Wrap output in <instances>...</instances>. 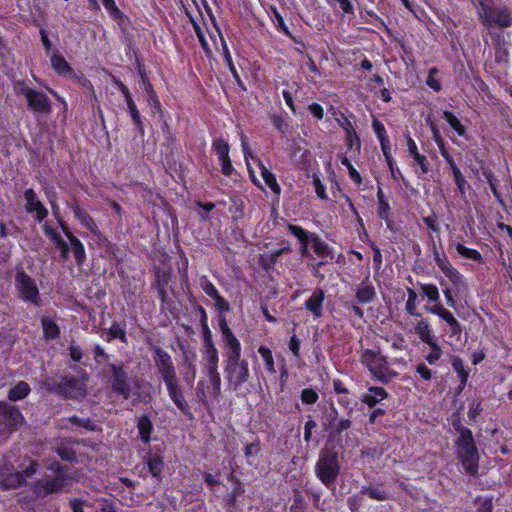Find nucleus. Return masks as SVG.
Returning a JSON list of instances; mask_svg holds the SVG:
<instances>
[{"label": "nucleus", "instance_id": "680f3d73", "mask_svg": "<svg viewBox=\"0 0 512 512\" xmlns=\"http://www.w3.org/2000/svg\"><path fill=\"white\" fill-rule=\"evenodd\" d=\"M430 128H431V131H432L433 140L435 141L437 146L438 147L443 146L444 145V140H443V138H442L438 128L436 127V125L434 123H430Z\"/></svg>", "mask_w": 512, "mask_h": 512}, {"label": "nucleus", "instance_id": "b1692460", "mask_svg": "<svg viewBox=\"0 0 512 512\" xmlns=\"http://www.w3.org/2000/svg\"><path fill=\"white\" fill-rule=\"evenodd\" d=\"M212 387V381L208 376L207 380H201L198 383L199 396L205 404H208L209 401L215 400L220 395V391L217 394H213Z\"/></svg>", "mask_w": 512, "mask_h": 512}, {"label": "nucleus", "instance_id": "37998d69", "mask_svg": "<svg viewBox=\"0 0 512 512\" xmlns=\"http://www.w3.org/2000/svg\"><path fill=\"white\" fill-rule=\"evenodd\" d=\"M452 367L458 373L462 384L465 385L468 379V372L465 370L463 361L458 357H454L452 359Z\"/></svg>", "mask_w": 512, "mask_h": 512}, {"label": "nucleus", "instance_id": "338daca9", "mask_svg": "<svg viewBox=\"0 0 512 512\" xmlns=\"http://www.w3.org/2000/svg\"><path fill=\"white\" fill-rule=\"evenodd\" d=\"M70 421L75 424V425H78V426H82L86 429H90V430H93L94 427L91 423V421L89 419H79L77 417H73L70 419Z\"/></svg>", "mask_w": 512, "mask_h": 512}, {"label": "nucleus", "instance_id": "7c9ffc66", "mask_svg": "<svg viewBox=\"0 0 512 512\" xmlns=\"http://www.w3.org/2000/svg\"><path fill=\"white\" fill-rule=\"evenodd\" d=\"M29 392V385L26 382L21 381L10 389L8 397L10 400L17 401L26 397Z\"/></svg>", "mask_w": 512, "mask_h": 512}, {"label": "nucleus", "instance_id": "393cba45", "mask_svg": "<svg viewBox=\"0 0 512 512\" xmlns=\"http://www.w3.org/2000/svg\"><path fill=\"white\" fill-rule=\"evenodd\" d=\"M258 167L260 169L261 176H262L265 184L275 194H280L281 188H280L279 184L277 183L275 175L272 172H270L261 161H258Z\"/></svg>", "mask_w": 512, "mask_h": 512}, {"label": "nucleus", "instance_id": "a211bd4d", "mask_svg": "<svg viewBox=\"0 0 512 512\" xmlns=\"http://www.w3.org/2000/svg\"><path fill=\"white\" fill-rule=\"evenodd\" d=\"M325 294L322 290H315L305 301V308L312 313L315 318H319L323 313V302Z\"/></svg>", "mask_w": 512, "mask_h": 512}, {"label": "nucleus", "instance_id": "f257e3e1", "mask_svg": "<svg viewBox=\"0 0 512 512\" xmlns=\"http://www.w3.org/2000/svg\"><path fill=\"white\" fill-rule=\"evenodd\" d=\"M219 327L225 347L229 350L227 354L224 372L228 384L236 391L249 379V367L246 360H241V344L234 336L224 318L220 319Z\"/></svg>", "mask_w": 512, "mask_h": 512}, {"label": "nucleus", "instance_id": "72a5a7b5", "mask_svg": "<svg viewBox=\"0 0 512 512\" xmlns=\"http://www.w3.org/2000/svg\"><path fill=\"white\" fill-rule=\"evenodd\" d=\"M152 428H153L152 423L147 417L143 416V417L139 418L138 430H139L140 438L142 439L143 442H145V443L149 442Z\"/></svg>", "mask_w": 512, "mask_h": 512}, {"label": "nucleus", "instance_id": "ddd939ff", "mask_svg": "<svg viewBox=\"0 0 512 512\" xmlns=\"http://www.w3.org/2000/svg\"><path fill=\"white\" fill-rule=\"evenodd\" d=\"M24 198L26 201L25 210L27 213H34L35 219L38 222H42L48 215L47 208L38 199L33 189H27L24 192Z\"/></svg>", "mask_w": 512, "mask_h": 512}, {"label": "nucleus", "instance_id": "f03ea898", "mask_svg": "<svg viewBox=\"0 0 512 512\" xmlns=\"http://www.w3.org/2000/svg\"><path fill=\"white\" fill-rule=\"evenodd\" d=\"M154 362L160 372L170 398L182 411L186 410L187 404L177 384V378L170 355L160 348L154 350Z\"/></svg>", "mask_w": 512, "mask_h": 512}, {"label": "nucleus", "instance_id": "2f4dec72", "mask_svg": "<svg viewBox=\"0 0 512 512\" xmlns=\"http://www.w3.org/2000/svg\"><path fill=\"white\" fill-rule=\"evenodd\" d=\"M310 242L312 249L317 256L325 258L329 255L328 245L325 242H323L318 236L312 234V236L310 237Z\"/></svg>", "mask_w": 512, "mask_h": 512}, {"label": "nucleus", "instance_id": "e2e57ef3", "mask_svg": "<svg viewBox=\"0 0 512 512\" xmlns=\"http://www.w3.org/2000/svg\"><path fill=\"white\" fill-rule=\"evenodd\" d=\"M440 150L441 156L445 159L447 164L449 165L450 169L457 166L452 156L447 151L445 145L438 147Z\"/></svg>", "mask_w": 512, "mask_h": 512}, {"label": "nucleus", "instance_id": "79ce46f5", "mask_svg": "<svg viewBox=\"0 0 512 512\" xmlns=\"http://www.w3.org/2000/svg\"><path fill=\"white\" fill-rule=\"evenodd\" d=\"M363 493H366L370 498L383 501L389 498V493L379 487H368L363 489Z\"/></svg>", "mask_w": 512, "mask_h": 512}, {"label": "nucleus", "instance_id": "774afa93", "mask_svg": "<svg viewBox=\"0 0 512 512\" xmlns=\"http://www.w3.org/2000/svg\"><path fill=\"white\" fill-rule=\"evenodd\" d=\"M309 111L312 113V115L317 119L323 118V108L317 103H313L309 106Z\"/></svg>", "mask_w": 512, "mask_h": 512}, {"label": "nucleus", "instance_id": "58836bf2", "mask_svg": "<svg viewBox=\"0 0 512 512\" xmlns=\"http://www.w3.org/2000/svg\"><path fill=\"white\" fill-rule=\"evenodd\" d=\"M451 171H452V174H453V177H454V181H455V183L457 185V188H458L461 196H464L465 193H466L467 187H468L467 181L463 177V175H462L460 169L458 168V166H455V167L451 168Z\"/></svg>", "mask_w": 512, "mask_h": 512}, {"label": "nucleus", "instance_id": "6e6d98bb", "mask_svg": "<svg viewBox=\"0 0 512 512\" xmlns=\"http://www.w3.org/2000/svg\"><path fill=\"white\" fill-rule=\"evenodd\" d=\"M416 372L425 381H429L432 378V371L427 367L425 363L418 364L416 367Z\"/></svg>", "mask_w": 512, "mask_h": 512}, {"label": "nucleus", "instance_id": "de8ad7c7", "mask_svg": "<svg viewBox=\"0 0 512 512\" xmlns=\"http://www.w3.org/2000/svg\"><path fill=\"white\" fill-rule=\"evenodd\" d=\"M107 340L119 338L122 341H125V331L118 324H113L106 336Z\"/></svg>", "mask_w": 512, "mask_h": 512}, {"label": "nucleus", "instance_id": "c756f323", "mask_svg": "<svg viewBox=\"0 0 512 512\" xmlns=\"http://www.w3.org/2000/svg\"><path fill=\"white\" fill-rule=\"evenodd\" d=\"M79 446L78 443H62L61 446L57 449L58 455L68 461H72L75 459L77 454V447Z\"/></svg>", "mask_w": 512, "mask_h": 512}, {"label": "nucleus", "instance_id": "39448f33", "mask_svg": "<svg viewBox=\"0 0 512 512\" xmlns=\"http://www.w3.org/2000/svg\"><path fill=\"white\" fill-rule=\"evenodd\" d=\"M35 466L36 464L27 458L17 468H14L13 465L0 467V486L4 489L18 487L24 478H29L34 474Z\"/></svg>", "mask_w": 512, "mask_h": 512}, {"label": "nucleus", "instance_id": "5701e85b", "mask_svg": "<svg viewBox=\"0 0 512 512\" xmlns=\"http://www.w3.org/2000/svg\"><path fill=\"white\" fill-rule=\"evenodd\" d=\"M74 215L80 223L95 235H99V229L90 215L80 207L74 208Z\"/></svg>", "mask_w": 512, "mask_h": 512}, {"label": "nucleus", "instance_id": "c03bdc74", "mask_svg": "<svg viewBox=\"0 0 512 512\" xmlns=\"http://www.w3.org/2000/svg\"><path fill=\"white\" fill-rule=\"evenodd\" d=\"M200 286L211 299H214L219 294L214 284L206 277L201 279Z\"/></svg>", "mask_w": 512, "mask_h": 512}, {"label": "nucleus", "instance_id": "13d9d810", "mask_svg": "<svg viewBox=\"0 0 512 512\" xmlns=\"http://www.w3.org/2000/svg\"><path fill=\"white\" fill-rule=\"evenodd\" d=\"M215 306L220 312H228L230 310L229 303L220 295L218 294L214 299Z\"/></svg>", "mask_w": 512, "mask_h": 512}, {"label": "nucleus", "instance_id": "2eb2a0df", "mask_svg": "<svg viewBox=\"0 0 512 512\" xmlns=\"http://www.w3.org/2000/svg\"><path fill=\"white\" fill-rule=\"evenodd\" d=\"M113 372V390L119 395L123 396L124 399H128L131 396L130 384L127 381V374L121 367L112 366Z\"/></svg>", "mask_w": 512, "mask_h": 512}, {"label": "nucleus", "instance_id": "a18cd8bd", "mask_svg": "<svg viewBox=\"0 0 512 512\" xmlns=\"http://www.w3.org/2000/svg\"><path fill=\"white\" fill-rule=\"evenodd\" d=\"M289 231L301 242H305L306 240H310L312 236L311 233L305 231L302 227L296 225H289Z\"/></svg>", "mask_w": 512, "mask_h": 512}, {"label": "nucleus", "instance_id": "dca6fc26", "mask_svg": "<svg viewBox=\"0 0 512 512\" xmlns=\"http://www.w3.org/2000/svg\"><path fill=\"white\" fill-rule=\"evenodd\" d=\"M61 392L74 399H81L86 395V386L76 379H65L61 385Z\"/></svg>", "mask_w": 512, "mask_h": 512}, {"label": "nucleus", "instance_id": "9d476101", "mask_svg": "<svg viewBox=\"0 0 512 512\" xmlns=\"http://www.w3.org/2000/svg\"><path fill=\"white\" fill-rule=\"evenodd\" d=\"M204 360L206 375L212 381V393L217 394L221 391V378L218 373V351L214 346L212 339L207 338L204 345Z\"/></svg>", "mask_w": 512, "mask_h": 512}, {"label": "nucleus", "instance_id": "f3484780", "mask_svg": "<svg viewBox=\"0 0 512 512\" xmlns=\"http://www.w3.org/2000/svg\"><path fill=\"white\" fill-rule=\"evenodd\" d=\"M43 230L45 235L54 243L55 247L60 250L63 259H67L69 246L64 241L56 228L52 227L48 222L44 223Z\"/></svg>", "mask_w": 512, "mask_h": 512}, {"label": "nucleus", "instance_id": "4c0bfd02", "mask_svg": "<svg viewBox=\"0 0 512 512\" xmlns=\"http://www.w3.org/2000/svg\"><path fill=\"white\" fill-rule=\"evenodd\" d=\"M428 346L430 347V351L426 354L425 360L428 364L434 365L442 357V349L436 341L429 344Z\"/></svg>", "mask_w": 512, "mask_h": 512}, {"label": "nucleus", "instance_id": "69168bd1", "mask_svg": "<svg viewBox=\"0 0 512 512\" xmlns=\"http://www.w3.org/2000/svg\"><path fill=\"white\" fill-rule=\"evenodd\" d=\"M289 349L291 350V352L294 354V356L298 357L299 356V350H300V341L298 340V338L293 335L291 338H290V341H289Z\"/></svg>", "mask_w": 512, "mask_h": 512}, {"label": "nucleus", "instance_id": "1a4fd4ad", "mask_svg": "<svg viewBox=\"0 0 512 512\" xmlns=\"http://www.w3.org/2000/svg\"><path fill=\"white\" fill-rule=\"evenodd\" d=\"M14 90L18 96L25 97L28 107L34 112L45 114L50 111V102L44 93L32 89L23 81L16 82Z\"/></svg>", "mask_w": 512, "mask_h": 512}, {"label": "nucleus", "instance_id": "f8f14e48", "mask_svg": "<svg viewBox=\"0 0 512 512\" xmlns=\"http://www.w3.org/2000/svg\"><path fill=\"white\" fill-rule=\"evenodd\" d=\"M23 416L15 406L0 403V433L22 424Z\"/></svg>", "mask_w": 512, "mask_h": 512}, {"label": "nucleus", "instance_id": "f704fd0d", "mask_svg": "<svg viewBox=\"0 0 512 512\" xmlns=\"http://www.w3.org/2000/svg\"><path fill=\"white\" fill-rule=\"evenodd\" d=\"M147 466L153 477H159L162 472L164 463L159 456L149 455L147 457Z\"/></svg>", "mask_w": 512, "mask_h": 512}, {"label": "nucleus", "instance_id": "7ed1b4c3", "mask_svg": "<svg viewBox=\"0 0 512 512\" xmlns=\"http://www.w3.org/2000/svg\"><path fill=\"white\" fill-rule=\"evenodd\" d=\"M457 454L465 471L471 475L477 473L479 455L474 443L472 432L469 429L461 428L456 441Z\"/></svg>", "mask_w": 512, "mask_h": 512}, {"label": "nucleus", "instance_id": "6ab92c4d", "mask_svg": "<svg viewBox=\"0 0 512 512\" xmlns=\"http://www.w3.org/2000/svg\"><path fill=\"white\" fill-rule=\"evenodd\" d=\"M436 264L441 271L449 278L455 285H464L462 275L447 261L445 258H441L439 255L435 257Z\"/></svg>", "mask_w": 512, "mask_h": 512}, {"label": "nucleus", "instance_id": "6e6552de", "mask_svg": "<svg viewBox=\"0 0 512 512\" xmlns=\"http://www.w3.org/2000/svg\"><path fill=\"white\" fill-rule=\"evenodd\" d=\"M315 471L317 477L325 486H331L340 471L337 453L331 450L322 451L317 461Z\"/></svg>", "mask_w": 512, "mask_h": 512}, {"label": "nucleus", "instance_id": "473e14b6", "mask_svg": "<svg viewBox=\"0 0 512 512\" xmlns=\"http://www.w3.org/2000/svg\"><path fill=\"white\" fill-rule=\"evenodd\" d=\"M443 117L459 136L466 135V128L452 112L444 111Z\"/></svg>", "mask_w": 512, "mask_h": 512}, {"label": "nucleus", "instance_id": "603ef678", "mask_svg": "<svg viewBox=\"0 0 512 512\" xmlns=\"http://www.w3.org/2000/svg\"><path fill=\"white\" fill-rule=\"evenodd\" d=\"M301 399L306 404H314L318 400V394L313 389H304L301 393Z\"/></svg>", "mask_w": 512, "mask_h": 512}, {"label": "nucleus", "instance_id": "ea45409f", "mask_svg": "<svg viewBox=\"0 0 512 512\" xmlns=\"http://www.w3.org/2000/svg\"><path fill=\"white\" fill-rule=\"evenodd\" d=\"M42 326L44 335L47 338H55L59 334V328L53 320L45 317L42 319Z\"/></svg>", "mask_w": 512, "mask_h": 512}, {"label": "nucleus", "instance_id": "a878e982", "mask_svg": "<svg viewBox=\"0 0 512 512\" xmlns=\"http://www.w3.org/2000/svg\"><path fill=\"white\" fill-rule=\"evenodd\" d=\"M415 332L421 341L428 345L436 341L435 336L426 321H419L415 327Z\"/></svg>", "mask_w": 512, "mask_h": 512}, {"label": "nucleus", "instance_id": "8fccbe9b", "mask_svg": "<svg viewBox=\"0 0 512 512\" xmlns=\"http://www.w3.org/2000/svg\"><path fill=\"white\" fill-rule=\"evenodd\" d=\"M382 153L384 155V158L388 164V166H392V155H391V144L389 141V138L382 139L379 141Z\"/></svg>", "mask_w": 512, "mask_h": 512}, {"label": "nucleus", "instance_id": "412c9836", "mask_svg": "<svg viewBox=\"0 0 512 512\" xmlns=\"http://www.w3.org/2000/svg\"><path fill=\"white\" fill-rule=\"evenodd\" d=\"M387 397V392L382 387H370L362 397V401L372 407Z\"/></svg>", "mask_w": 512, "mask_h": 512}, {"label": "nucleus", "instance_id": "bf43d9fd", "mask_svg": "<svg viewBox=\"0 0 512 512\" xmlns=\"http://www.w3.org/2000/svg\"><path fill=\"white\" fill-rule=\"evenodd\" d=\"M437 72L436 68H432L429 72L428 78H427V85L434 89L435 91H439L441 89V86L439 82L434 78V74Z\"/></svg>", "mask_w": 512, "mask_h": 512}, {"label": "nucleus", "instance_id": "4be33fe9", "mask_svg": "<svg viewBox=\"0 0 512 512\" xmlns=\"http://www.w3.org/2000/svg\"><path fill=\"white\" fill-rule=\"evenodd\" d=\"M50 62L52 68L59 75L67 76L71 74V67L68 62L65 60L63 56H61L58 52H54L50 56Z\"/></svg>", "mask_w": 512, "mask_h": 512}, {"label": "nucleus", "instance_id": "bb28decb", "mask_svg": "<svg viewBox=\"0 0 512 512\" xmlns=\"http://www.w3.org/2000/svg\"><path fill=\"white\" fill-rule=\"evenodd\" d=\"M374 295H375L374 287L369 282L361 283V285L357 288V291H356V297L360 303H368V302L372 301Z\"/></svg>", "mask_w": 512, "mask_h": 512}, {"label": "nucleus", "instance_id": "0eeeda50", "mask_svg": "<svg viewBox=\"0 0 512 512\" xmlns=\"http://www.w3.org/2000/svg\"><path fill=\"white\" fill-rule=\"evenodd\" d=\"M478 15L487 27L508 28L512 25L510 10L503 5L490 7L485 0H479Z\"/></svg>", "mask_w": 512, "mask_h": 512}, {"label": "nucleus", "instance_id": "20e7f679", "mask_svg": "<svg viewBox=\"0 0 512 512\" xmlns=\"http://www.w3.org/2000/svg\"><path fill=\"white\" fill-rule=\"evenodd\" d=\"M48 469L52 472V477H46L38 482L35 492L41 495H48L69 491L72 486V477L67 475L64 470L56 463L48 465Z\"/></svg>", "mask_w": 512, "mask_h": 512}, {"label": "nucleus", "instance_id": "09e8293b", "mask_svg": "<svg viewBox=\"0 0 512 512\" xmlns=\"http://www.w3.org/2000/svg\"><path fill=\"white\" fill-rule=\"evenodd\" d=\"M126 103L134 124L138 127H141V117L135 102L133 101V99H129L128 101H126Z\"/></svg>", "mask_w": 512, "mask_h": 512}, {"label": "nucleus", "instance_id": "aec40b11", "mask_svg": "<svg viewBox=\"0 0 512 512\" xmlns=\"http://www.w3.org/2000/svg\"><path fill=\"white\" fill-rule=\"evenodd\" d=\"M64 233L69 240V251L71 250L75 261L78 265H82L86 259L85 249L81 241L76 238L67 228H64Z\"/></svg>", "mask_w": 512, "mask_h": 512}, {"label": "nucleus", "instance_id": "9b49d317", "mask_svg": "<svg viewBox=\"0 0 512 512\" xmlns=\"http://www.w3.org/2000/svg\"><path fill=\"white\" fill-rule=\"evenodd\" d=\"M16 287L20 293V296L25 301H29L33 304L39 302V291L34 280L24 272H19L16 275Z\"/></svg>", "mask_w": 512, "mask_h": 512}, {"label": "nucleus", "instance_id": "3c124183", "mask_svg": "<svg viewBox=\"0 0 512 512\" xmlns=\"http://www.w3.org/2000/svg\"><path fill=\"white\" fill-rule=\"evenodd\" d=\"M312 181H313V186L315 188V192H316L317 196L320 199H326L327 194H326L325 186L322 184V182L317 174L312 175Z\"/></svg>", "mask_w": 512, "mask_h": 512}, {"label": "nucleus", "instance_id": "5fc2aeb1", "mask_svg": "<svg viewBox=\"0 0 512 512\" xmlns=\"http://www.w3.org/2000/svg\"><path fill=\"white\" fill-rule=\"evenodd\" d=\"M372 127L379 141L388 138L386 129L380 121L374 119L372 122Z\"/></svg>", "mask_w": 512, "mask_h": 512}, {"label": "nucleus", "instance_id": "e433bc0d", "mask_svg": "<svg viewBox=\"0 0 512 512\" xmlns=\"http://www.w3.org/2000/svg\"><path fill=\"white\" fill-rule=\"evenodd\" d=\"M456 250L462 257L474 260L476 262H482L481 254L475 249L468 248L459 243L456 245Z\"/></svg>", "mask_w": 512, "mask_h": 512}, {"label": "nucleus", "instance_id": "4468645a", "mask_svg": "<svg viewBox=\"0 0 512 512\" xmlns=\"http://www.w3.org/2000/svg\"><path fill=\"white\" fill-rule=\"evenodd\" d=\"M213 149L218 157L222 173L225 176H231L234 168L229 157V144L223 139H218L213 143Z\"/></svg>", "mask_w": 512, "mask_h": 512}, {"label": "nucleus", "instance_id": "052dcab7", "mask_svg": "<svg viewBox=\"0 0 512 512\" xmlns=\"http://www.w3.org/2000/svg\"><path fill=\"white\" fill-rule=\"evenodd\" d=\"M406 144H407V149H408L409 155L412 158H414L416 155L419 154L416 142L411 138L410 135H406Z\"/></svg>", "mask_w": 512, "mask_h": 512}, {"label": "nucleus", "instance_id": "864d4df0", "mask_svg": "<svg viewBox=\"0 0 512 512\" xmlns=\"http://www.w3.org/2000/svg\"><path fill=\"white\" fill-rule=\"evenodd\" d=\"M193 27H194V30L196 32V35H197V37L199 39V42H200L202 48L205 51H209V43H208V41H207V39L205 37L203 29L196 22H193Z\"/></svg>", "mask_w": 512, "mask_h": 512}, {"label": "nucleus", "instance_id": "c85d7f7f", "mask_svg": "<svg viewBox=\"0 0 512 512\" xmlns=\"http://www.w3.org/2000/svg\"><path fill=\"white\" fill-rule=\"evenodd\" d=\"M240 141H241V147H242V151H243L244 159H245V162H246V165L248 168L249 175H250L251 179L256 183L255 172L253 171V169L251 168V165H250V159H253L254 156H253L252 151L249 146L248 137L245 134L241 133Z\"/></svg>", "mask_w": 512, "mask_h": 512}, {"label": "nucleus", "instance_id": "4d7b16f0", "mask_svg": "<svg viewBox=\"0 0 512 512\" xmlns=\"http://www.w3.org/2000/svg\"><path fill=\"white\" fill-rule=\"evenodd\" d=\"M413 159H414L415 163L419 166L420 174H422V175L426 174L429 170L427 158L424 155L419 153Z\"/></svg>", "mask_w": 512, "mask_h": 512}, {"label": "nucleus", "instance_id": "0e129e2a", "mask_svg": "<svg viewBox=\"0 0 512 512\" xmlns=\"http://www.w3.org/2000/svg\"><path fill=\"white\" fill-rule=\"evenodd\" d=\"M147 101H148V104L155 108L156 110H160L161 109V104H160V101L157 97V94L154 90H151L150 92V95L147 96Z\"/></svg>", "mask_w": 512, "mask_h": 512}, {"label": "nucleus", "instance_id": "cd10ccee", "mask_svg": "<svg viewBox=\"0 0 512 512\" xmlns=\"http://www.w3.org/2000/svg\"><path fill=\"white\" fill-rule=\"evenodd\" d=\"M240 141H241V147H242V151H243L244 159H245V162H246V165L248 168L249 175H250L251 179L256 183L255 172L253 171V169L251 168V165H250V159H253L254 156H253L252 151L249 146L248 137L245 134L241 133Z\"/></svg>", "mask_w": 512, "mask_h": 512}, {"label": "nucleus", "instance_id": "a19ab883", "mask_svg": "<svg viewBox=\"0 0 512 512\" xmlns=\"http://www.w3.org/2000/svg\"><path fill=\"white\" fill-rule=\"evenodd\" d=\"M421 291L430 302H437L440 298L438 288L434 284H422Z\"/></svg>", "mask_w": 512, "mask_h": 512}, {"label": "nucleus", "instance_id": "423d86ee", "mask_svg": "<svg viewBox=\"0 0 512 512\" xmlns=\"http://www.w3.org/2000/svg\"><path fill=\"white\" fill-rule=\"evenodd\" d=\"M361 362L368 368L372 376L381 382H388L397 376V373L390 369L386 357L377 350H364Z\"/></svg>", "mask_w": 512, "mask_h": 512}, {"label": "nucleus", "instance_id": "49530a36", "mask_svg": "<svg viewBox=\"0 0 512 512\" xmlns=\"http://www.w3.org/2000/svg\"><path fill=\"white\" fill-rule=\"evenodd\" d=\"M408 300L406 302V310L410 315H416L417 294L413 289H408Z\"/></svg>", "mask_w": 512, "mask_h": 512}, {"label": "nucleus", "instance_id": "c9c22d12", "mask_svg": "<svg viewBox=\"0 0 512 512\" xmlns=\"http://www.w3.org/2000/svg\"><path fill=\"white\" fill-rule=\"evenodd\" d=\"M258 353L261 355V357L265 363L266 370L271 374H275L276 369H275V365H274L272 351L267 347L261 346L258 349Z\"/></svg>", "mask_w": 512, "mask_h": 512}]
</instances>
